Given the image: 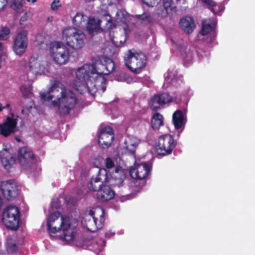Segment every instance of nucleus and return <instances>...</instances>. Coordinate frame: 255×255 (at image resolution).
<instances>
[{"instance_id":"29","label":"nucleus","mask_w":255,"mask_h":255,"mask_svg":"<svg viewBox=\"0 0 255 255\" xmlns=\"http://www.w3.org/2000/svg\"><path fill=\"white\" fill-rule=\"evenodd\" d=\"M217 21L215 19H205L203 21L201 34L206 35L213 31L216 26Z\"/></svg>"},{"instance_id":"12","label":"nucleus","mask_w":255,"mask_h":255,"mask_svg":"<svg viewBox=\"0 0 255 255\" xmlns=\"http://www.w3.org/2000/svg\"><path fill=\"white\" fill-rule=\"evenodd\" d=\"M176 142L172 136L165 134L160 136L155 144V150L159 155H166L171 153L175 147Z\"/></svg>"},{"instance_id":"46","label":"nucleus","mask_w":255,"mask_h":255,"mask_svg":"<svg viewBox=\"0 0 255 255\" xmlns=\"http://www.w3.org/2000/svg\"><path fill=\"white\" fill-rule=\"evenodd\" d=\"M7 2H8V0H2V1H1L0 2V11L3 9V8L5 7V6L6 5Z\"/></svg>"},{"instance_id":"50","label":"nucleus","mask_w":255,"mask_h":255,"mask_svg":"<svg viewBox=\"0 0 255 255\" xmlns=\"http://www.w3.org/2000/svg\"><path fill=\"white\" fill-rule=\"evenodd\" d=\"M29 111H30L29 109H27V110L23 109L21 110V114L22 115H24L25 116H26L28 115V113Z\"/></svg>"},{"instance_id":"4","label":"nucleus","mask_w":255,"mask_h":255,"mask_svg":"<svg viewBox=\"0 0 255 255\" xmlns=\"http://www.w3.org/2000/svg\"><path fill=\"white\" fill-rule=\"evenodd\" d=\"M97 169V172L92 175L87 187L90 190L97 191V198L100 202H107L114 197L115 192L109 186L104 184V182L108 181L106 169Z\"/></svg>"},{"instance_id":"47","label":"nucleus","mask_w":255,"mask_h":255,"mask_svg":"<svg viewBox=\"0 0 255 255\" xmlns=\"http://www.w3.org/2000/svg\"><path fill=\"white\" fill-rule=\"evenodd\" d=\"M4 54V47L1 43H0V59L3 56Z\"/></svg>"},{"instance_id":"33","label":"nucleus","mask_w":255,"mask_h":255,"mask_svg":"<svg viewBox=\"0 0 255 255\" xmlns=\"http://www.w3.org/2000/svg\"><path fill=\"white\" fill-rule=\"evenodd\" d=\"M176 71L174 70H169L165 75V81L163 86L165 88L168 87L170 84H173L176 80L175 79Z\"/></svg>"},{"instance_id":"1","label":"nucleus","mask_w":255,"mask_h":255,"mask_svg":"<svg viewBox=\"0 0 255 255\" xmlns=\"http://www.w3.org/2000/svg\"><path fill=\"white\" fill-rule=\"evenodd\" d=\"M43 104L60 114H68L78 103L76 94L58 81H55L48 91L40 94Z\"/></svg>"},{"instance_id":"13","label":"nucleus","mask_w":255,"mask_h":255,"mask_svg":"<svg viewBox=\"0 0 255 255\" xmlns=\"http://www.w3.org/2000/svg\"><path fill=\"white\" fill-rule=\"evenodd\" d=\"M29 68L34 75L40 76L48 73L50 66L44 57L34 55L30 59Z\"/></svg>"},{"instance_id":"9","label":"nucleus","mask_w":255,"mask_h":255,"mask_svg":"<svg viewBox=\"0 0 255 255\" xmlns=\"http://www.w3.org/2000/svg\"><path fill=\"white\" fill-rule=\"evenodd\" d=\"M124 60L126 66L135 74L140 73L146 64V58L143 53L132 50L127 51Z\"/></svg>"},{"instance_id":"3","label":"nucleus","mask_w":255,"mask_h":255,"mask_svg":"<svg viewBox=\"0 0 255 255\" xmlns=\"http://www.w3.org/2000/svg\"><path fill=\"white\" fill-rule=\"evenodd\" d=\"M93 66L90 64H85L79 67L75 72L76 80L71 85L81 93L87 91L94 95L96 92L101 93L99 87L95 82L93 76Z\"/></svg>"},{"instance_id":"40","label":"nucleus","mask_w":255,"mask_h":255,"mask_svg":"<svg viewBox=\"0 0 255 255\" xmlns=\"http://www.w3.org/2000/svg\"><path fill=\"white\" fill-rule=\"evenodd\" d=\"M158 96L162 105L171 102L172 100V98L168 93L158 94Z\"/></svg>"},{"instance_id":"38","label":"nucleus","mask_w":255,"mask_h":255,"mask_svg":"<svg viewBox=\"0 0 255 255\" xmlns=\"http://www.w3.org/2000/svg\"><path fill=\"white\" fill-rule=\"evenodd\" d=\"M10 34L9 29L6 26H2L0 29V40H6L9 38Z\"/></svg>"},{"instance_id":"16","label":"nucleus","mask_w":255,"mask_h":255,"mask_svg":"<svg viewBox=\"0 0 255 255\" xmlns=\"http://www.w3.org/2000/svg\"><path fill=\"white\" fill-rule=\"evenodd\" d=\"M151 167V165L149 163L135 162L133 166L129 168V173L133 178L142 179L149 175Z\"/></svg>"},{"instance_id":"48","label":"nucleus","mask_w":255,"mask_h":255,"mask_svg":"<svg viewBox=\"0 0 255 255\" xmlns=\"http://www.w3.org/2000/svg\"><path fill=\"white\" fill-rule=\"evenodd\" d=\"M203 2L209 6L214 4V1L212 0H201Z\"/></svg>"},{"instance_id":"17","label":"nucleus","mask_w":255,"mask_h":255,"mask_svg":"<svg viewBox=\"0 0 255 255\" xmlns=\"http://www.w3.org/2000/svg\"><path fill=\"white\" fill-rule=\"evenodd\" d=\"M0 189L3 196L7 200L15 198L19 193V188L16 182L13 180L3 181Z\"/></svg>"},{"instance_id":"11","label":"nucleus","mask_w":255,"mask_h":255,"mask_svg":"<svg viewBox=\"0 0 255 255\" xmlns=\"http://www.w3.org/2000/svg\"><path fill=\"white\" fill-rule=\"evenodd\" d=\"M20 217L19 208L15 205H9L3 210L2 221L6 228L16 230L19 227Z\"/></svg>"},{"instance_id":"51","label":"nucleus","mask_w":255,"mask_h":255,"mask_svg":"<svg viewBox=\"0 0 255 255\" xmlns=\"http://www.w3.org/2000/svg\"><path fill=\"white\" fill-rule=\"evenodd\" d=\"M177 4H184L186 2V0H176Z\"/></svg>"},{"instance_id":"24","label":"nucleus","mask_w":255,"mask_h":255,"mask_svg":"<svg viewBox=\"0 0 255 255\" xmlns=\"http://www.w3.org/2000/svg\"><path fill=\"white\" fill-rule=\"evenodd\" d=\"M137 15H129L125 10H119L116 12L114 18L118 23L122 24V26L126 24L128 27V23L129 22L130 20L134 19L141 20L140 18L137 17Z\"/></svg>"},{"instance_id":"25","label":"nucleus","mask_w":255,"mask_h":255,"mask_svg":"<svg viewBox=\"0 0 255 255\" xmlns=\"http://www.w3.org/2000/svg\"><path fill=\"white\" fill-rule=\"evenodd\" d=\"M179 24L180 27L186 34L192 33L196 27L194 20L190 16H185L181 18Z\"/></svg>"},{"instance_id":"21","label":"nucleus","mask_w":255,"mask_h":255,"mask_svg":"<svg viewBox=\"0 0 255 255\" xmlns=\"http://www.w3.org/2000/svg\"><path fill=\"white\" fill-rule=\"evenodd\" d=\"M129 31L128 27L125 24L119 27V31H117L114 34L112 35L110 32V35L113 43L116 46H122L126 41Z\"/></svg>"},{"instance_id":"23","label":"nucleus","mask_w":255,"mask_h":255,"mask_svg":"<svg viewBox=\"0 0 255 255\" xmlns=\"http://www.w3.org/2000/svg\"><path fill=\"white\" fill-rule=\"evenodd\" d=\"M173 46L177 48L185 61H190L193 59V52L186 46L182 39L177 42L173 41Z\"/></svg>"},{"instance_id":"22","label":"nucleus","mask_w":255,"mask_h":255,"mask_svg":"<svg viewBox=\"0 0 255 255\" xmlns=\"http://www.w3.org/2000/svg\"><path fill=\"white\" fill-rule=\"evenodd\" d=\"M114 139L113 130L110 127L102 129L99 136L98 142L102 148L109 147Z\"/></svg>"},{"instance_id":"41","label":"nucleus","mask_w":255,"mask_h":255,"mask_svg":"<svg viewBox=\"0 0 255 255\" xmlns=\"http://www.w3.org/2000/svg\"><path fill=\"white\" fill-rule=\"evenodd\" d=\"M143 4L149 7H153L158 5L161 0H140Z\"/></svg>"},{"instance_id":"36","label":"nucleus","mask_w":255,"mask_h":255,"mask_svg":"<svg viewBox=\"0 0 255 255\" xmlns=\"http://www.w3.org/2000/svg\"><path fill=\"white\" fill-rule=\"evenodd\" d=\"M49 36L45 33H41L37 34L35 36V42L37 45H40L43 43H46Z\"/></svg>"},{"instance_id":"35","label":"nucleus","mask_w":255,"mask_h":255,"mask_svg":"<svg viewBox=\"0 0 255 255\" xmlns=\"http://www.w3.org/2000/svg\"><path fill=\"white\" fill-rule=\"evenodd\" d=\"M20 92L23 97L25 98H30L32 95L31 92V85L30 84L23 85L20 87Z\"/></svg>"},{"instance_id":"18","label":"nucleus","mask_w":255,"mask_h":255,"mask_svg":"<svg viewBox=\"0 0 255 255\" xmlns=\"http://www.w3.org/2000/svg\"><path fill=\"white\" fill-rule=\"evenodd\" d=\"M28 32L23 30L19 32L15 36L13 49L16 55H21L25 51L28 45Z\"/></svg>"},{"instance_id":"27","label":"nucleus","mask_w":255,"mask_h":255,"mask_svg":"<svg viewBox=\"0 0 255 255\" xmlns=\"http://www.w3.org/2000/svg\"><path fill=\"white\" fill-rule=\"evenodd\" d=\"M126 178L124 171L120 169H116L112 173L111 178L108 176V181L114 186H119L124 181Z\"/></svg>"},{"instance_id":"44","label":"nucleus","mask_w":255,"mask_h":255,"mask_svg":"<svg viewBox=\"0 0 255 255\" xmlns=\"http://www.w3.org/2000/svg\"><path fill=\"white\" fill-rule=\"evenodd\" d=\"M61 6V3L59 0H54L51 5L52 10H57Z\"/></svg>"},{"instance_id":"32","label":"nucleus","mask_w":255,"mask_h":255,"mask_svg":"<svg viewBox=\"0 0 255 255\" xmlns=\"http://www.w3.org/2000/svg\"><path fill=\"white\" fill-rule=\"evenodd\" d=\"M17 245L18 244L15 237H7L6 243V247L8 253H13L16 252L18 248Z\"/></svg>"},{"instance_id":"8","label":"nucleus","mask_w":255,"mask_h":255,"mask_svg":"<svg viewBox=\"0 0 255 255\" xmlns=\"http://www.w3.org/2000/svg\"><path fill=\"white\" fill-rule=\"evenodd\" d=\"M104 221V210L101 207H97L86 212L81 223L85 228L95 232L102 228Z\"/></svg>"},{"instance_id":"54","label":"nucleus","mask_w":255,"mask_h":255,"mask_svg":"<svg viewBox=\"0 0 255 255\" xmlns=\"http://www.w3.org/2000/svg\"><path fill=\"white\" fill-rule=\"evenodd\" d=\"M28 2H34L36 1V0H27Z\"/></svg>"},{"instance_id":"31","label":"nucleus","mask_w":255,"mask_h":255,"mask_svg":"<svg viewBox=\"0 0 255 255\" xmlns=\"http://www.w3.org/2000/svg\"><path fill=\"white\" fill-rule=\"evenodd\" d=\"M151 127L154 129H158L163 125V117L159 113H155L151 119Z\"/></svg>"},{"instance_id":"53","label":"nucleus","mask_w":255,"mask_h":255,"mask_svg":"<svg viewBox=\"0 0 255 255\" xmlns=\"http://www.w3.org/2000/svg\"><path fill=\"white\" fill-rule=\"evenodd\" d=\"M127 80V82H128V83H131V82H135V81L133 80L132 78H128Z\"/></svg>"},{"instance_id":"15","label":"nucleus","mask_w":255,"mask_h":255,"mask_svg":"<svg viewBox=\"0 0 255 255\" xmlns=\"http://www.w3.org/2000/svg\"><path fill=\"white\" fill-rule=\"evenodd\" d=\"M19 117L18 116L11 114L0 124V134L7 137L14 133L17 130V124Z\"/></svg>"},{"instance_id":"37","label":"nucleus","mask_w":255,"mask_h":255,"mask_svg":"<svg viewBox=\"0 0 255 255\" xmlns=\"http://www.w3.org/2000/svg\"><path fill=\"white\" fill-rule=\"evenodd\" d=\"M23 0H13L10 6L18 12H20L23 10Z\"/></svg>"},{"instance_id":"6","label":"nucleus","mask_w":255,"mask_h":255,"mask_svg":"<svg viewBox=\"0 0 255 255\" xmlns=\"http://www.w3.org/2000/svg\"><path fill=\"white\" fill-rule=\"evenodd\" d=\"M156 6L154 14L145 12L137 17L140 18L141 21L144 23L159 24L161 20L166 18L175 9L172 0H161Z\"/></svg>"},{"instance_id":"39","label":"nucleus","mask_w":255,"mask_h":255,"mask_svg":"<svg viewBox=\"0 0 255 255\" xmlns=\"http://www.w3.org/2000/svg\"><path fill=\"white\" fill-rule=\"evenodd\" d=\"M210 9L215 14H220L224 10V7L221 4H214L210 5Z\"/></svg>"},{"instance_id":"26","label":"nucleus","mask_w":255,"mask_h":255,"mask_svg":"<svg viewBox=\"0 0 255 255\" xmlns=\"http://www.w3.org/2000/svg\"><path fill=\"white\" fill-rule=\"evenodd\" d=\"M172 122L175 129L182 128L186 122V116L180 110L176 111L172 116Z\"/></svg>"},{"instance_id":"56","label":"nucleus","mask_w":255,"mask_h":255,"mask_svg":"<svg viewBox=\"0 0 255 255\" xmlns=\"http://www.w3.org/2000/svg\"><path fill=\"white\" fill-rule=\"evenodd\" d=\"M82 194H83V195H86V194L84 193H82Z\"/></svg>"},{"instance_id":"45","label":"nucleus","mask_w":255,"mask_h":255,"mask_svg":"<svg viewBox=\"0 0 255 255\" xmlns=\"http://www.w3.org/2000/svg\"><path fill=\"white\" fill-rule=\"evenodd\" d=\"M60 204L58 199L56 200H53L51 202V208L57 209L60 207Z\"/></svg>"},{"instance_id":"19","label":"nucleus","mask_w":255,"mask_h":255,"mask_svg":"<svg viewBox=\"0 0 255 255\" xmlns=\"http://www.w3.org/2000/svg\"><path fill=\"white\" fill-rule=\"evenodd\" d=\"M18 159L20 166L25 169L30 168L35 161L33 153L29 148L26 147H23L19 149Z\"/></svg>"},{"instance_id":"20","label":"nucleus","mask_w":255,"mask_h":255,"mask_svg":"<svg viewBox=\"0 0 255 255\" xmlns=\"http://www.w3.org/2000/svg\"><path fill=\"white\" fill-rule=\"evenodd\" d=\"M106 21L107 28L108 29L112 28L113 23L111 16L109 14H106L104 17V19L100 20L98 18L91 17L89 18L86 27L90 34H93L94 32H97L101 29V23L103 21Z\"/></svg>"},{"instance_id":"30","label":"nucleus","mask_w":255,"mask_h":255,"mask_svg":"<svg viewBox=\"0 0 255 255\" xmlns=\"http://www.w3.org/2000/svg\"><path fill=\"white\" fill-rule=\"evenodd\" d=\"M88 17L82 13L78 12L73 19V24L81 28L85 27L87 24Z\"/></svg>"},{"instance_id":"14","label":"nucleus","mask_w":255,"mask_h":255,"mask_svg":"<svg viewBox=\"0 0 255 255\" xmlns=\"http://www.w3.org/2000/svg\"><path fill=\"white\" fill-rule=\"evenodd\" d=\"M0 159L3 167L10 171L14 167L15 163L14 153L9 143L3 144V148L0 151Z\"/></svg>"},{"instance_id":"5","label":"nucleus","mask_w":255,"mask_h":255,"mask_svg":"<svg viewBox=\"0 0 255 255\" xmlns=\"http://www.w3.org/2000/svg\"><path fill=\"white\" fill-rule=\"evenodd\" d=\"M91 65L94 67L93 76L95 77V82L99 87L101 93H103L106 89V79L104 75H108L114 70V63L111 59L102 56L99 58L95 63Z\"/></svg>"},{"instance_id":"34","label":"nucleus","mask_w":255,"mask_h":255,"mask_svg":"<svg viewBox=\"0 0 255 255\" xmlns=\"http://www.w3.org/2000/svg\"><path fill=\"white\" fill-rule=\"evenodd\" d=\"M160 98L158 95L153 96L149 102V105L151 108L153 110H156L160 108L162 105L161 102L160 101Z\"/></svg>"},{"instance_id":"43","label":"nucleus","mask_w":255,"mask_h":255,"mask_svg":"<svg viewBox=\"0 0 255 255\" xmlns=\"http://www.w3.org/2000/svg\"><path fill=\"white\" fill-rule=\"evenodd\" d=\"M105 164L106 167L108 169H110L114 167L115 165L113 160L110 157H108L106 159Z\"/></svg>"},{"instance_id":"57","label":"nucleus","mask_w":255,"mask_h":255,"mask_svg":"<svg viewBox=\"0 0 255 255\" xmlns=\"http://www.w3.org/2000/svg\"><path fill=\"white\" fill-rule=\"evenodd\" d=\"M116 29H118V28H116ZM118 31V30H116V31Z\"/></svg>"},{"instance_id":"55","label":"nucleus","mask_w":255,"mask_h":255,"mask_svg":"<svg viewBox=\"0 0 255 255\" xmlns=\"http://www.w3.org/2000/svg\"><path fill=\"white\" fill-rule=\"evenodd\" d=\"M3 252L2 250H0V255H3Z\"/></svg>"},{"instance_id":"42","label":"nucleus","mask_w":255,"mask_h":255,"mask_svg":"<svg viewBox=\"0 0 255 255\" xmlns=\"http://www.w3.org/2000/svg\"><path fill=\"white\" fill-rule=\"evenodd\" d=\"M32 13L30 11H27L24 12L20 18V24L22 25L28 19L32 17Z\"/></svg>"},{"instance_id":"52","label":"nucleus","mask_w":255,"mask_h":255,"mask_svg":"<svg viewBox=\"0 0 255 255\" xmlns=\"http://www.w3.org/2000/svg\"><path fill=\"white\" fill-rule=\"evenodd\" d=\"M114 233H111L110 232V233H106V234H105V236H106V238H110L111 236H113L114 235Z\"/></svg>"},{"instance_id":"28","label":"nucleus","mask_w":255,"mask_h":255,"mask_svg":"<svg viewBox=\"0 0 255 255\" xmlns=\"http://www.w3.org/2000/svg\"><path fill=\"white\" fill-rule=\"evenodd\" d=\"M139 141V140L135 137L127 136L125 141V147L128 152L133 154Z\"/></svg>"},{"instance_id":"49","label":"nucleus","mask_w":255,"mask_h":255,"mask_svg":"<svg viewBox=\"0 0 255 255\" xmlns=\"http://www.w3.org/2000/svg\"><path fill=\"white\" fill-rule=\"evenodd\" d=\"M9 107V105L8 104H6L5 105L3 106L2 104L0 103V112L2 111L3 109L7 108Z\"/></svg>"},{"instance_id":"7","label":"nucleus","mask_w":255,"mask_h":255,"mask_svg":"<svg viewBox=\"0 0 255 255\" xmlns=\"http://www.w3.org/2000/svg\"><path fill=\"white\" fill-rule=\"evenodd\" d=\"M62 39L68 46L77 50L84 46L86 37L84 32L81 29L69 26L63 29Z\"/></svg>"},{"instance_id":"10","label":"nucleus","mask_w":255,"mask_h":255,"mask_svg":"<svg viewBox=\"0 0 255 255\" xmlns=\"http://www.w3.org/2000/svg\"><path fill=\"white\" fill-rule=\"evenodd\" d=\"M49 55L57 64H66L70 58L69 49L61 41H55L51 42L49 46Z\"/></svg>"},{"instance_id":"2","label":"nucleus","mask_w":255,"mask_h":255,"mask_svg":"<svg viewBox=\"0 0 255 255\" xmlns=\"http://www.w3.org/2000/svg\"><path fill=\"white\" fill-rule=\"evenodd\" d=\"M47 230L52 237L59 233V238L64 244H70L75 238V229L72 227L70 219L58 211L51 213L46 218Z\"/></svg>"}]
</instances>
